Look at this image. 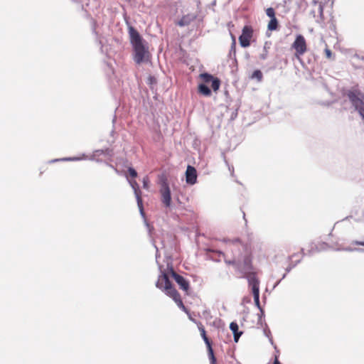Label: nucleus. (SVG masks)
Masks as SVG:
<instances>
[{"mask_svg":"<svg viewBox=\"0 0 364 364\" xmlns=\"http://www.w3.org/2000/svg\"><path fill=\"white\" fill-rule=\"evenodd\" d=\"M153 246H154V248L156 249V263L159 264V269H160V271H161V272H163V271H162V269H162V266H161V264H159V261H158L159 258L160 257V254H159V248H158V247L155 245V243H154V242L153 243Z\"/></svg>","mask_w":364,"mask_h":364,"instance_id":"32","label":"nucleus"},{"mask_svg":"<svg viewBox=\"0 0 364 364\" xmlns=\"http://www.w3.org/2000/svg\"><path fill=\"white\" fill-rule=\"evenodd\" d=\"M311 13L313 14L314 17H315V16H316V14H315V11H312Z\"/></svg>","mask_w":364,"mask_h":364,"instance_id":"55","label":"nucleus"},{"mask_svg":"<svg viewBox=\"0 0 364 364\" xmlns=\"http://www.w3.org/2000/svg\"><path fill=\"white\" fill-rule=\"evenodd\" d=\"M296 255V254H293L292 255H291V256H289V257H288V259H289V260H291V259L294 257H295Z\"/></svg>","mask_w":364,"mask_h":364,"instance_id":"49","label":"nucleus"},{"mask_svg":"<svg viewBox=\"0 0 364 364\" xmlns=\"http://www.w3.org/2000/svg\"><path fill=\"white\" fill-rule=\"evenodd\" d=\"M259 58L262 60H265L267 58V50L266 49V47L264 46L263 48V53L259 55Z\"/></svg>","mask_w":364,"mask_h":364,"instance_id":"37","label":"nucleus"},{"mask_svg":"<svg viewBox=\"0 0 364 364\" xmlns=\"http://www.w3.org/2000/svg\"><path fill=\"white\" fill-rule=\"evenodd\" d=\"M129 184L134 191L140 215L144 219V223H145L146 226L147 227L149 232H151V229L153 228H151L150 226V225L148 223L147 220H146L145 213H144V206H143V201H142V198H141V191L140 190L139 183H129Z\"/></svg>","mask_w":364,"mask_h":364,"instance_id":"5","label":"nucleus"},{"mask_svg":"<svg viewBox=\"0 0 364 364\" xmlns=\"http://www.w3.org/2000/svg\"><path fill=\"white\" fill-rule=\"evenodd\" d=\"M81 158L80 157H66V158H61V159H52L48 161V164H53L58 161H75L80 160Z\"/></svg>","mask_w":364,"mask_h":364,"instance_id":"24","label":"nucleus"},{"mask_svg":"<svg viewBox=\"0 0 364 364\" xmlns=\"http://www.w3.org/2000/svg\"><path fill=\"white\" fill-rule=\"evenodd\" d=\"M346 250H348V251H353V250H358V251H363V250H361V249H358V248H355V249H352V248H346Z\"/></svg>","mask_w":364,"mask_h":364,"instance_id":"46","label":"nucleus"},{"mask_svg":"<svg viewBox=\"0 0 364 364\" xmlns=\"http://www.w3.org/2000/svg\"><path fill=\"white\" fill-rule=\"evenodd\" d=\"M361 59H362L363 60H364V56H363V57L361 58Z\"/></svg>","mask_w":364,"mask_h":364,"instance_id":"59","label":"nucleus"},{"mask_svg":"<svg viewBox=\"0 0 364 364\" xmlns=\"http://www.w3.org/2000/svg\"><path fill=\"white\" fill-rule=\"evenodd\" d=\"M149 183H143L144 188H146V189L149 188Z\"/></svg>","mask_w":364,"mask_h":364,"instance_id":"48","label":"nucleus"},{"mask_svg":"<svg viewBox=\"0 0 364 364\" xmlns=\"http://www.w3.org/2000/svg\"><path fill=\"white\" fill-rule=\"evenodd\" d=\"M263 75L260 70H255L253 71L251 75L252 79H256L258 82H261L262 80Z\"/></svg>","mask_w":364,"mask_h":364,"instance_id":"28","label":"nucleus"},{"mask_svg":"<svg viewBox=\"0 0 364 364\" xmlns=\"http://www.w3.org/2000/svg\"><path fill=\"white\" fill-rule=\"evenodd\" d=\"M292 48L296 50V56L303 55L306 50V43L304 37L298 34L292 44Z\"/></svg>","mask_w":364,"mask_h":364,"instance_id":"10","label":"nucleus"},{"mask_svg":"<svg viewBox=\"0 0 364 364\" xmlns=\"http://www.w3.org/2000/svg\"><path fill=\"white\" fill-rule=\"evenodd\" d=\"M253 30L250 26H245L242 30V33L239 36L240 45L242 48L249 47L250 40L252 37Z\"/></svg>","mask_w":364,"mask_h":364,"instance_id":"8","label":"nucleus"},{"mask_svg":"<svg viewBox=\"0 0 364 364\" xmlns=\"http://www.w3.org/2000/svg\"><path fill=\"white\" fill-rule=\"evenodd\" d=\"M103 155L112 156V150L109 149V148H107V149H104Z\"/></svg>","mask_w":364,"mask_h":364,"instance_id":"38","label":"nucleus"},{"mask_svg":"<svg viewBox=\"0 0 364 364\" xmlns=\"http://www.w3.org/2000/svg\"><path fill=\"white\" fill-rule=\"evenodd\" d=\"M318 12L319 14L320 21H323L324 20V17H323V4L322 3L318 4Z\"/></svg>","mask_w":364,"mask_h":364,"instance_id":"31","label":"nucleus"},{"mask_svg":"<svg viewBox=\"0 0 364 364\" xmlns=\"http://www.w3.org/2000/svg\"><path fill=\"white\" fill-rule=\"evenodd\" d=\"M185 174L186 182H197V171L195 167L188 165Z\"/></svg>","mask_w":364,"mask_h":364,"instance_id":"15","label":"nucleus"},{"mask_svg":"<svg viewBox=\"0 0 364 364\" xmlns=\"http://www.w3.org/2000/svg\"><path fill=\"white\" fill-rule=\"evenodd\" d=\"M313 3H314V5H316V4H318H318H319L320 2H318V1H316V0H314V1H313Z\"/></svg>","mask_w":364,"mask_h":364,"instance_id":"52","label":"nucleus"},{"mask_svg":"<svg viewBox=\"0 0 364 364\" xmlns=\"http://www.w3.org/2000/svg\"><path fill=\"white\" fill-rule=\"evenodd\" d=\"M161 196V202L166 208H171V189L168 183H161L160 190Z\"/></svg>","mask_w":364,"mask_h":364,"instance_id":"11","label":"nucleus"},{"mask_svg":"<svg viewBox=\"0 0 364 364\" xmlns=\"http://www.w3.org/2000/svg\"><path fill=\"white\" fill-rule=\"evenodd\" d=\"M220 83V80L217 77H215L214 79L211 81V87L214 92H216L219 90Z\"/></svg>","mask_w":364,"mask_h":364,"instance_id":"27","label":"nucleus"},{"mask_svg":"<svg viewBox=\"0 0 364 364\" xmlns=\"http://www.w3.org/2000/svg\"><path fill=\"white\" fill-rule=\"evenodd\" d=\"M272 364H282L279 360V353L275 354L274 360Z\"/></svg>","mask_w":364,"mask_h":364,"instance_id":"44","label":"nucleus"},{"mask_svg":"<svg viewBox=\"0 0 364 364\" xmlns=\"http://www.w3.org/2000/svg\"><path fill=\"white\" fill-rule=\"evenodd\" d=\"M353 217H355V220L356 221H362L364 219V210L360 213H358L357 210H354L352 212V214L350 216L346 217L344 220Z\"/></svg>","mask_w":364,"mask_h":364,"instance_id":"22","label":"nucleus"},{"mask_svg":"<svg viewBox=\"0 0 364 364\" xmlns=\"http://www.w3.org/2000/svg\"><path fill=\"white\" fill-rule=\"evenodd\" d=\"M242 213H243V218H244L245 223H247V220L245 219V214L244 212Z\"/></svg>","mask_w":364,"mask_h":364,"instance_id":"54","label":"nucleus"},{"mask_svg":"<svg viewBox=\"0 0 364 364\" xmlns=\"http://www.w3.org/2000/svg\"><path fill=\"white\" fill-rule=\"evenodd\" d=\"M230 329L233 333V340L235 343H237L240 336L242 335L243 332L239 331L238 324L235 321H232L230 324Z\"/></svg>","mask_w":364,"mask_h":364,"instance_id":"17","label":"nucleus"},{"mask_svg":"<svg viewBox=\"0 0 364 364\" xmlns=\"http://www.w3.org/2000/svg\"><path fill=\"white\" fill-rule=\"evenodd\" d=\"M125 176L128 182H132L129 181V178L132 179L135 178L137 176V171L133 167H129L125 173ZM133 182L136 181H134Z\"/></svg>","mask_w":364,"mask_h":364,"instance_id":"21","label":"nucleus"},{"mask_svg":"<svg viewBox=\"0 0 364 364\" xmlns=\"http://www.w3.org/2000/svg\"><path fill=\"white\" fill-rule=\"evenodd\" d=\"M266 15L270 18H275V10L272 7H269L266 9Z\"/></svg>","mask_w":364,"mask_h":364,"instance_id":"30","label":"nucleus"},{"mask_svg":"<svg viewBox=\"0 0 364 364\" xmlns=\"http://www.w3.org/2000/svg\"><path fill=\"white\" fill-rule=\"evenodd\" d=\"M240 105L241 103L240 100H237L232 108H229L228 107H227L228 109L231 110V114L230 117L231 121L235 120L237 117L238 110L240 107Z\"/></svg>","mask_w":364,"mask_h":364,"instance_id":"19","label":"nucleus"},{"mask_svg":"<svg viewBox=\"0 0 364 364\" xmlns=\"http://www.w3.org/2000/svg\"><path fill=\"white\" fill-rule=\"evenodd\" d=\"M232 43L229 51V57L236 61V41L235 38L232 35Z\"/></svg>","mask_w":364,"mask_h":364,"instance_id":"20","label":"nucleus"},{"mask_svg":"<svg viewBox=\"0 0 364 364\" xmlns=\"http://www.w3.org/2000/svg\"><path fill=\"white\" fill-rule=\"evenodd\" d=\"M205 252L206 255V257L208 259H210L215 262H220V257L223 256H225V254L223 252L220 250H215L212 247H206L205 248Z\"/></svg>","mask_w":364,"mask_h":364,"instance_id":"14","label":"nucleus"},{"mask_svg":"<svg viewBox=\"0 0 364 364\" xmlns=\"http://www.w3.org/2000/svg\"><path fill=\"white\" fill-rule=\"evenodd\" d=\"M198 93L205 96L210 97L212 94V91L209 86L205 83H200L198 87Z\"/></svg>","mask_w":364,"mask_h":364,"instance_id":"18","label":"nucleus"},{"mask_svg":"<svg viewBox=\"0 0 364 364\" xmlns=\"http://www.w3.org/2000/svg\"><path fill=\"white\" fill-rule=\"evenodd\" d=\"M178 205L181 206V203L178 200Z\"/></svg>","mask_w":364,"mask_h":364,"instance_id":"58","label":"nucleus"},{"mask_svg":"<svg viewBox=\"0 0 364 364\" xmlns=\"http://www.w3.org/2000/svg\"><path fill=\"white\" fill-rule=\"evenodd\" d=\"M124 18L125 23L127 25L128 33L132 46L146 42L139 32L130 24L129 17L125 14Z\"/></svg>","mask_w":364,"mask_h":364,"instance_id":"6","label":"nucleus"},{"mask_svg":"<svg viewBox=\"0 0 364 364\" xmlns=\"http://www.w3.org/2000/svg\"><path fill=\"white\" fill-rule=\"evenodd\" d=\"M309 247L310 248L308 250L306 255L311 256L315 252L326 250L329 247V245L325 242H320L317 245L312 242L310 244ZM301 253L303 256L306 255L303 248L301 249Z\"/></svg>","mask_w":364,"mask_h":364,"instance_id":"13","label":"nucleus"},{"mask_svg":"<svg viewBox=\"0 0 364 364\" xmlns=\"http://www.w3.org/2000/svg\"><path fill=\"white\" fill-rule=\"evenodd\" d=\"M104 149H97L93 152L92 158L103 155Z\"/></svg>","mask_w":364,"mask_h":364,"instance_id":"35","label":"nucleus"},{"mask_svg":"<svg viewBox=\"0 0 364 364\" xmlns=\"http://www.w3.org/2000/svg\"><path fill=\"white\" fill-rule=\"evenodd\" d=\"M175 302L181 309L185 311L186 314H188V311L187 308L184 306L181 297L178 299L176 301H175Z\"/></svg>","mask_w":364,"mask_h":364,"instance_id":"29","label":"nucleus"},{"mask_svg":"<svg viewBox=\"0 0 364 364\" xmlns=\"http://www.w3.org/2000/svg\"><path fill=\"white\" fill-rule=\"evenodd\" d=\"M325 54L327 58H331L332 56V52L330 49L326 48L325 49Z\"/></svg>","mask_w":364,"mask_h":364,"instance_id":"41","label":"nucleus"},{"mask_svg":"<svg viewBox=\"0 0 364 364\" xmlns=\"http://www.w3.org/2000/svg\"><path fill=\"white\" fill-rule=\"evenodd\" d=\"M167 267L170 270L171 277L173 278V279L176 281V282L178 284L180 288L182 290L187 291L190 288L189 282L184 277L176 273L173 270L172 265L168 264Z\"/></svg>","mask_w":364,"mask_h":364,"instance_id":"9","label":"nucleus"},{"mask_svg":"<svg viewBox=\"0 0 364 364\" xmlns=\"http://www.w3.org/2000/svg\"><path fill=\"white\" fill-rule=\"evenodd\" d=\"M224 242H232L233 244H235V243H240L241 242V240L240 238H235L234 240H224Z\"/></svg>","mask_w":364,"mask_h":364,"instance_id":"40","label":"nucleus"},{"mask_svg":"<svg viewBox=\"0 0 364 364\" xmlns=\"http://www.w3.org/2000/svg\"><path fill=\"white\" fill-rule=\"evenodd\" d=\"M237 269L242 274V277L247 279L249 286L251 285L250 279L252 277L258 279L252 265V258L251 255H245L242 262H238Z\"/></svg>","mask_w":364,"mask_h":364,"instance_id":"3","label":"nucleus"},{"mask_svg":"<svg viewBox=\"0 0 364 364\" xmlns=\"http://www.w3.org/2000/svg\"><path fill=\"white\" fill-rule=\"evenodd\" d=\"M156 287L159 289L164 290L166 294L171 297L174 301L181 297L179 293L170 281L168 275L164 272H161V274L159 276L158 280L156 282Z\"/></svg>","mask_w":364,"mask_h":364,"instance_id":"2","label":"nucleus"},{"mask_svg":"<svg viewBox=\"0 0 364 364\" xmlns=\"http://www.w3.org/2000/svg\"><path fill=\"white\" fill-rule=\"evenodd\" d=\"M157 81L154 76L149 75L147 80V83L150 85L156 84Z\"/></svg>","mask_w":364,"mask_h":364,"instance_id":"34","label":"nucleus"},{"mask_svg":"<svg viewBox=\"0 0 364 364\" xmlns=\"http://www.w3.org/2000/svg\"><path fill=\"white\" fill-rule=\"evenodd\" d=\"M189 318H190V319H191L192 321H193L194 323H196L198 325V322H197L195 319H193V317H191V316H189Z\"/></svg>","mask_w":364,"mask_h":364,"instance_id":"50","label":"nucleus"},{"mask_svg":"<svg viewBox=\"0 0 364 364\" xmlns=\"http://www.w3.org/2000/svg\"><path fill=\"white\" fill-rule=\"evenodd\" d=\"M264 333L267 337L269 338L271 336V332L270 330L267 328V326H266V328L264 329Z\"/></svg>","mask_w":364,"mask_h":364,"instance_id":"43","label":"nucleus"},{"mask_svg":"<svg viewBox=\"0 0 364 364\" xmlns=\"http://www.w3.org/2000/svg\"><path fill=\"white\" fill-rule=\"evenodd\" d=\"M287 274V273L286 272V273H284V274H282V279H281L282 280L286 277Z\"/></svg>","mask_w":364,"mask_h":364,"instance_id":"53","label":"nucleus"},{"mask_svg":"<svg viewBox=\"0 0 364 364\" xmlns=\"http://www.w3.org/2000/svg\"><path fill=\"white\" fill-rule=\"evenodd\" d=\"M200 78L203 80V82L206 85L211 82V81L214 79L215 76L213 75L208 73H203L200 75Z\"/></svg>","mask_w":364,"mask_h":364,"instance_id":"25","label":"nucleus"},{"mask_svg":"<svg viewBox=\"0 0 364 364\" xmlns=\"http://www.w3.org/2000/svg\"><path fill=\"white\" fill-rule=\"evenodd\" d=\"M115 120H116V117L114 116L113 119H112V122L114 123L115 122Z\"/></svg>","mask_w":364,"mask_h":364,"instance_id":"56","label":"nucleus"},{"mask_svg":"<svg viewBox=\"0 0 364 364\" xmlns=\"http://www.w3.org/2000/svg\"><path fill=\"white\" fill-rule=\"evenodd\" d=\"M351 243H352L353 245L364 246V240H363V241L353 240V241H352V242H351Z\"/></svg>","mask_w":364,"mask_h":364,"instance_id":"42","label":"nucleus"},{"mask_svg":"<svg viewBox=\"0 0 364 364\" xmlns=\"http://www.w3.org/2000/svg\"><path fill=\"white\" fill-rule=\"evenodd\" d=\"M159 182L164 183V182H167V181L166 180L161 179V180H160Z\"/></svg>","mask_w":364,"mask_h":364,"instance_id":"57","label":"nucleus"},{"mask_svg":"<svg viewBox=\"0 0 364 364\" xmlns=\"http://www.w3.org/2000/svg\"><path fill=\"white\" fill-rule=\"evenodd\" d=\"M264 316V311L263 309H259V314H258V323L262 320V318Z\"/></svg>","mask_w":364,"mask_h":364,"instance_id":"39","label":"nucleus"},{"mask_svg":"<svg viewBox=\"0 0 364 364\" xmlns=\"http://www.w3.org/2000/svg\"><path fill=\"white\" fill-rule=\"evenodd\" d=\"M196 16L193 14H188L187 15H184L177 22V25L181 27L188 26L192 21H193L196 19Z\"/></svg>","mask_w":364,"mask_h":364,"instance_id":"16","label":"nucleus"},{"mask_svg":"<svg viewBox=\"0 0 364 364\" xmlns=\"http://www.w3.org/2000/svg\"><path fill=\"white\" fill-rule=\"evenodd\" d=\"M279 23L277 18H270V21L268 23L267 28L269 31H276L278 29Z\"/></svg>","mask_w":364,"mask_h":364,"instance_id":"26","label":"nucleus"},{"mask_svg":"<svg viewBox=\"0 0 364 364\" xmlns=\"http://www.w3.org/2000/svg\"><path fill=\"white\" fill-rule=\"evenodd\" d=\"M269 342L271 343V344L274 346L276 353H279V350L277 349V346L275 345H274L273 339L271 336L269 338Z\"/></svg>","mask_w":364,"mask_h":364,"instance_id":"45","label":"nucleus"},{"mask_svg":"<svg viewBox=\"0 0 364 364\" xmlns=\"http://www.w3.org/2000/svg\"><path fill=\"white\" fill-rule=\"evenodd\" d=\"M143 183H145V182H148V177L146 176L143 178V181H142Z\"/></svg>","mask_w":364,"mask_h":364,"instance_id":"51","label":"nucleus"},{"mask_svg":"<svg viewBox=\"0 0 364 364\" xmlns=\"http://www.w3.org/2000/svg\"><path fill=\"white\" fill-rule=\"evenodd\" d=\"M132 49L133 59L136 64H141L149 60V52L146 41L132 46Z\"/></svg>","mask_w":364,"mask_h":364,"instance_id":"4","label":"nucleus"},{"mask_svg":"<svg viewBox=\"0 0 364 364\" xmlns=\"http://www.w3.org/2000/svg\"><path fill=\"white\" fill-rule=\"evenodd\" d=\"M282 279L278 280L274 285L273 288L274 289L276 287L279 285V284L281 282Z\"/></svg>","mask_w":364,"mask_h":364,"instance_id":"47","label":"nucleus"},{"mask_svg":"<svg viewBox=\"0 0 364 364\" xmlns=\"http://www.w3.org/2000/svg\"><path fill=\"white\" fill-rule=\"evenodd\" d=\"M353 217H355V220L356 221H362L364 219V210L360 213H358L357 210H354L352 212V214L350 216L346 217L344 220Z\"/></svg>","mask_w":364,"mask_h":364,"instance_id":"23","label":"nucleus"},{"mask_svg":"<svg viewBox=\"0 0 364 364\" xmlns=\"http://www.w3.org/2000/svg\"><path fill=\"white\" fill-rule=\"evenodd\" d=\"M225 262L227 264L233 265L236 268H237V264H238V262H237L235 259H230V260L225 259Z\"/></svg>","mask_w":364,"mask_h":364,"instance_id":"36","label":"nucleus"},{"mask_svg":"<svg viewBox=\"0 0 364 364\" xmlns=\"http://www.w3.org/2000/svg\"><path fill=\"white\" fill-rule=\"evenodd\" d=\"M301 262V259H299L296 261L294 264H290L287 268H286V272L289 273L293 268H294L299 262Z\"/></svg>","mask_w":364,"mask_h":364,"instance_id":"33","label":"nucleus"},{"mask_svg":"<svg viewBox=\"0 0 364 364\" xmlns=\"http://www.w3.org/2000/svg\"><path fill=\"white\" fill-rule=\"evenodd\" d=\"M343 96L346 97L352 107L356 111L364 122V95L356 87H352L343 90Z\"/></svg>","mask_w":364,"mask_h":364,"instance_id":"1","label":"nucleus"},{"mask_svg":"<svg viewBox=\"0 0 364 364\" xmlns=\"http://www.w3.org/2000/svg\"><path fill=\"white\" fill-rule=\"evenodd\" d=\"M198 328L200 332L201 337L206 345L208 349V355L210 360V364H216V358L214 355L213 349L212 347V343L207 336L205 328L200 322H198Z\"/></svg>","mask_w":364,"mask_h":364,"instance_id":"7","label":"nucleus"},{"mask_svg":"<svg viewBox=\"0 0 364 364\" xmlns=\"http://www.w3.org/2000/svg\"><path fill=\"white\" fill-rule=\"evenodd\" d=\"M250 279L251 285L250 286L252 288L255 304L259 310L260 309H262L259 302V282L258 279H255L254 277H252Z\"/></svg>","mask_w":364,"mask_h":364,"instance_id":"12","label":"nucleus"}]
</instances>
